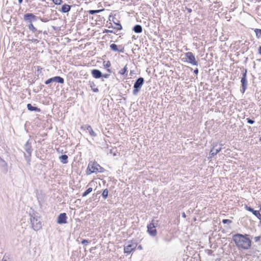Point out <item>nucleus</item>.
<instances>
[{"label": "nucleus", "mask_w": 261, "mask_h": 261, "mask_svg": "<svg viewBox=\"0 0 261 261\" xmlns=\"http://www.w3.org/2000/svg\"><path fill=\"white\" fill-rule=\"evenodd\" d=\"M247 234L236 233L232 236V240L239 249L248 250L251 246V240Z\"/></svg>", "instance_id": "f257e3e1"}, {"label": "nucleus", "mask_w": 261, "mask_h": 261, "mask_svg": "<svg viewBox=\"0 0 261 261\" xmlns=\"http://www.w3.org/2000/svg\"><path fill=\"white\" fill-rule=\"evenodd\" d=\"M30 221L32 224V227L35 231L39 230L41 227V222L40 221V217L38 216V214L35 213L30 214Z\"/></svg>", "instance_id": "f03ea898"}, {"label": "nucleus", "mask_w": 261, "mask_h": 261, "mask_svg": "<svg viewBox=\"0 0 261 261\" xmlns=\"http://www.w3.org/2000/svg\"><path fill=\"white\" fill-rule=\"evenodd\" d=\"M247 69L243 68L242 72V77L241 79V89L240 92L244 94L247 89L248 81L247 77Z\"/></svg>", "instance_id": "7ed1b4c3"}, {"label": "nucleus", "mask_w": 261, "mask_h": 261, "mask_svg": "<svg viewBox=\"0 0 261 261\" xmlns=\"http://www.w3.org/2000/svg\"><path fill=\"white\" fill-rule=\"evenodd\" d=\"M24 149L26 153L24 152V156L29 164H30L31 156L33 151L32 143L30 140H28L24 146Z\"/></svg>", "instance_id": "20e7f679"}, {"label": "nucleus", "mask_w": 261, "mask_h": 261, "mask_svg": "<svg viewBox=\"0 0 261 261\" xmlns=\"http://www.w3.org/2000/svg\"><path fill=\"white\" fill-rule=\"evenodd\" d=\"M144 83V79L142 77H139L136 80L133 87V94L134 95L138 94Z\"/></svg>", "instance_id": "39448f33"}, {"label": "nucleus", "mask_w": 261, "mask_h": 261, "mask_svg": "<svg viewBox=\"0 0 261 261\" xmlns=\"http://www.w3.org/2000/svg\"><path fill=\"white\" fill-rule=\"evenodd\" d=\"M98 167H99V164L96 161L89 162L86 169V174L90 175L92 173H97Z\"/></svg>", "instance_id": "423d86ee"}, {"label": "nucleus", "mask_w": 261, "mask_h": 261, "mask_svg": "<svg viewBox=\"0 0 261 261\" xmlns=\"http://www.w3.org/2000/svg\"><path fill=\"white\" fill-rule=\"evenodd\" d=\"M186 61L192 65L197 66L198 65V61H196L195 57L192 52H187L185 54Z\"/></svg>", "instance_id": "0eeeda50"}, {"label": "nucleus", "mask_w": 261, "mask_h": 261, "mask_svg": "<svg viewBox=\"0 0 261 261\" xmlns=\"http://www.w3.org/2000/svg\"><path fill=\"white\" fill-rule=\"evenodd\" d=\"M137 246V244L136 243H133L132 241L131 242H128L127 244H125L124 246V252L126 254H130L132 251L135 250L136 247Z\"/></svg>", "instance_id": "6e6552de"}, {"label": "nucleus", "mask_w": 261, "mask_h": 261, "mask_svg": "<svg viewBox=\"0 0 261 261\" xmlns=\"http://www.w3.org/2000/svg\"><path fill=\"white\" fill-rule=\"evenodd\" d=\"M38 19L39 17L31 13H26L23 16V19L27 23H32L33 21H36Z\"/></svg>", "instance_id": "1a4fd4ad"}, {"label": "nucleus", "mask_w": 261, "mask_h": 261, "mask_svg": "<svg viewBox=\"0 0 261 261\" xmlns=\"http://www.w3.org/2000/svg\"><path fill=\"white\" fill-rule=\"evenodd\" d=\"M53 82H57L60 84H63L64 83V79L60 76H56L49 78L48 80H46L44 83L46 85H48Z\"/></svg>", "instance_id": "9d476101"}, {"label": "nucleus", "mask_w": 261, "mask_h": 261, "mask_svg": "<svg viewBox=\"0 0 261 261\" xmlns=\"http://www.w3.org/2000/svg\"><path fill=\"white\" fill-rule=\"evenodd\" d=\"M155 227L156 226L153 222V221H152L150 224L147 225V232L150 236L155 237L156 235L157 231Z\"/></svg>", "instance_id": "9b49d317"}, {"label": "nucleus", "mask_w": 261, "mask_h": 261, "mask_svg": "<svg viewBox=\"0 0 261 261\" xmlns=\"http://www.w3.org/2000/svg\"><path fill=\"white\" fill-rule=\"evenodd\" d=\"M67 216L65 213L60 214L57 217V222L59 224H64L67 223Z\"/></svg>", "instance_id": "f8f14e48"}, {"label": "nucleus", "mask_w": 261, "mask_h": 261, "mask_svg": "<svg viewBox=\"0 0 261 261\" xmlns=\"http://www.w3.org/2000/svg\"><path fill=\"white\" fill-rule=\"evenodd\" d=\"M217 146V143H213V148L211 149L208 159L212 158L216 155L218 153H219L222 149V147H219L218 148H215Z\"/></svg>", "instance_id": "ddd939ff"}, {"label": "nucleus", "mask_w": 261, "mask_h": 261, "mask_svg": "<svg viewBox=\"0 0 261 261\" xmlns=\"http://www.w3.org/2000/svg\"><path fill=\"white\" fill-rule=\"evenodd\" d=\"M245 208L246 210L251 212L259 220H261V214H260L259 211L254 210L251 206H248L247 205H245Z\"/></svg>", "instance_id": "4468645a"}, {"label": "nucleus", "mask_w": 261, "mask_h": 261, "mask_svg": "<svg viewBox=\"0 0 261 261\" xmlns=\"http://www.w3.org/2000/svg\"><path fill=\"white\" fill-rule=\"evenodd\" d=\"M91 74L93 77L97 79L102 77V72L99 69H97L92 70Z\"/></svg>", "instance_id": "2eb2a0df"}, {"label": "nucleus", "mask_w": 261, "mask_h": 261, "mask_svg": "<svg viewBox=\"0 0 261 261\" xmlns=\"http://www.w3.org/2000/svg\"><path fill=\"white\" fill-rule=\"evenodd\" d=\"M29 29L33 33L35 34V36L38 37V34L42 32L41 31L38 30L33 24L32 23H29L28 24Z\"/></svg>", "instance_id": "dca6fc26"}, {"label": "nucleus", "mask_w": 261, "mask_h": 261, "mask_svg": "<svg viewBox=\"0 0 261 261\" xmlns=\"http://www.w3.org/2000/svg\"><path fill=\"white\" fill-rule=\"evenodd\" d=\"M82 128H85V129H87L91 136L93 137L97 136V134L93 131L92 127L90 125H85L84 126H82Z\"/></svg>", "instance_id": "f3484780"}, {"label": "nucleus", "mask_w": 261, "mask_h": 261, "mask_svg": "<svg viewBox=\"0 0 261 261\" xmlns=\"http://www.w3.org/2000/svg\"><path fill=\"white\" fill-rule=\"evenodd\" d=\"M27 107L28 110L31 112H32V111H34V112H41V110L40 108H39L37 107L33 106L31 103L27 104Z\"/></svg>", "instance_id": "a211bd4d"}, {"label": "nucleus", "mask_w": 261, "mask_h": 261, "mask_svg": "<svg viewBox=\"0 0 261 261\" xmlns=\"http://www.w3.org/2000/svg\"><path fill=\"white\" fill-rule=\"evenodd\" d=\"M71 9V6L64 4L61 7V11L63 13H66L70 11Z\"/></svg>", "instance_id": "6ab92c4d"}, {"label": "nucleus", "mask_w": 261, "mask_h": 261, "mask_svg": "<svg viewBox=\"0 0 261 261\" xmlns=\"http://www.w3.org/2000/svg\"><path fill=\"white\" fill-rule=\"evenodd\" d=\"M133 31L136 33H140L142 32V27L140 24H136L133 27Z\"/></svg>", "instance_id": "aec40b11"}, {"label": "nucleus", "mask_w": 261, "mask_h": 261, "mask_svg": "<svg viewBox=\"0 0 261 261\" xmlns=\"http://www.w3.org/2000/svg\"><path fill=\"white\" fill-rule=\"evenodd\" d=\"M59 159L63 164H67L68 163V156L66 154H62L60 156Z\"/></svg>", "instance_id": "412c9836"}, {"label": "nucleus", "mask_w": 261, "mask_h": 261, "mask_svg": "<svg viewBox=\"0 0 261 261\" xmlns=\"http://www.w3.org/2000/svg\"><path fill=\"white\" fill-rule=\"evenodd\" d=\"M89 85L91 88V90L94 92H98L99 91L98 89L96 87V85L94 82L89 81Z\"/></svg>", "instance_id": "4be33fe9"}, {"label": "nucleus", "mask_w": 261, "mask_h": 261, "mask_svg": "<svg viewBox=\"0 0 261 261\" xmlns=\"http://www.w3.org/2000/svg\"><path fill=\"white\" fill-rule=\"evenodd\" d=\"M120 74L126 76L127 75V67L126 65L122 69L119 70L118 72Z\"/></svg>", "instance_id": "5701e85b"}, {"label": "nucleus", "mask_w": 261, "mask_h": 261, "mask_svg": "<svg viewBox=\"0 0 261 261\" xmlns=\"http://www.w3.org/2000/svg\"><path fill=\"white\" fill-rule=\"evenodd\" d=\"M103 10V9L90 10L88 12V13L90 14L93 15V14H95L99 13H100V12H101Z\"/></svg>", "instance_id": "b1692460"}, {"label": "nucleus", "mask_w": 261, "mask_h": 261, "mask_svg": "<svg viewBox=\"0 0 261 261\" xmlns=\"http://www.w3.org/2000/svg\"><path fill=\"white\" fill-rule=\"evenodd\" d=\"M92 188L90 187L88 188L83 194L82 196L83 197H86L87 196L89 193H90L92 191Z\"/></svg>", "instance_id": "393cba45"}, {"label": "nucleus", "mask_w": 261, "mask_h": 261, "mask_svg": "<svg viewBox=\"0 0 261 261\" xmlns=\"http://www.w3.org/2000/svg\"><path fill=\"white\" fill-rule=\"evenodd\" d=\"M108 194L109 191L108 189H105L102 193V196L104 199H106L108 198Z\"/></svg>", "instance_id": "a878e982"}, {"label": "nucleus", "mask_w": 261, "mask_h": 261, "mask_svg": "<svg viewBox=\"0 0 261 261\" xmlns=\"http://www.w3.org/2000/svg\"><path fill=\"white\" fill-rule=\"evenodd\" d=\"M110 47L113 51H117L118 50V46L115 43L111 44Z\"/></svg>", "instance_id": "bb28decb"}, {"label": "nucleus", "mask_w": 261, "mask_h": 261, "mask_svg": "<svg viewBox=\"0 0 261 261\" xmlns=\"http://www.w3.org/2000/svg\"><path fill=\"white\" fill-rule=\"evenodd\" d=\"M254 32L255 33L256 37L257 38H259L261 37V29H255L254 30Z\"/></svg>", "instance_id": "cd10ccee"}, {"label": "nucleus", "mask_w": 261, "mask_h": 261, "mask_svg": "<svg viewBox=\"0 0 261 261\" xmlns=\"http://www.w3.org/2000/svg\"><path fill=\"white\" fill-rule=\"evenodd\" d=\"M113 21L114 23L117 26V27H114V29H116L119 31L122 29V27L119 22H116L114 20H113Z\"/></svg>", "instance_id": "c85d7f7f"}, {"label": "nucleus", "mask_w": 261, "mask_h": 261, "mask_svg": "<svg viewBox=\"0 0 261 261\" xmlns=\"http://www.w3.org/2000/svg\"><path fill=\"white\" fill-rule=\"evenodd\" d=\"M97 170H98V171H97V173H98V172L103 173L105 171V169L103 167L100 166L99 165V167H98V168H97Z\"/></svg>", "instance_id": "c756f323"}, {"label": "nucleus", "mask_w": 261, "mask_h": 261, "mask_svg": "<svg viewBox=\"0 0 261 261\" xmlns=\"http://www.w3.org/2000/svg\"><path fill=\"white\" fill-rule=\"evenodd\" d=\"M81 243L84 245H87L90 243V241L88 240L83 239Z\"/></svg>", "instance_id": "7c9ffc66"}, {"label": "nucleus", "mask_w": 261, "mask_h": 261, "mask_svg": "<svg viewBox=\"0 0 261 261\" xmlns=\"http://www.w3.org/2000/svg\"><path fill=\"white\" fill-rule=\"evenodd\" d=\"M222 222L223 224H230L232 223V221L229 219H223Z\"/></svg>", "instance_id": "2f4dec72"}, {"label": "nucleus", "mask_w": 261, "mask_h": 261, "mask_svg": "<svg viewBox=\"0 0 261 261\" xmlns=\"http://www.w3.org/2000/svg\"><path fill=\"white\" fill-rule=\"evenodd\" d=\"M246 120L247 123L250 124H252L255 122V121L253 119H251L249 118H247Z\"/></svg>", "instance_id": "473e14b6"}, {"label": "nucleus", "mask_w": 261, "mask_h": 261, "mask_svg": "<svg viewBox=\"0 0 261 261\" xmlns=\"http://www.w3.org/2000/svg\"><path fill=\"white\" fill-rule=\"evenodd\" d=\"M53 2L55 5H61V3L62 2V0H53Z\"/></svg>", "instance_id": "72a5a7b5"}, {"label": "nucleus", "mask_w": 261, "mask_h": 261, "mask_svg": "<svg viewBox=\"0 0 261 261\" xmlns=\"http://www.w3.org/2000/svg\"><path fill=\"white\" fill-rule=\"evenodd\" d=\"M104 66L106 68H109L111 66V62L109 61H108L106 63L105 62H103Z\"/></svg>", "instance_id": "f704fd0d"}, {"label": "nucleus", "mask_w": 261, "mask_h": 261, "mask_svg": "<svg viewBox=\"0 0 261 261\" xmlns=\"http://www.w3.org/2000/svg\"><path fill=\"white\" fill-rule=\"evenodd\" d=\"M117 51L119 52V53H123L124 51V47H123L122 46H119L118 47V50Z\"/></svg>", "instance_id": "c9c22d12"}, {"label": "nucleus", "mask_w": 261, "mask_h": 261, "mask_svg": "<svg viewBox=\"0 0 261 261\" xmlns=\"http://www.w3.org/2000/svg\"><path fill=\"white\" fill-rule=\"evenodd\" d=\"M39 19L43 22H46L49 21V20L47 18H41V17H39Z\"/></svg>", "instance_id": "e433bc0d"}, {"label": "nucleus", "mask_w": 261, "mask_h": 261, "mask_svg": "<svg viewBox=\"0 0 261 261\" xmlns=\"http://www.w3.org/2000/svg\"><path fill=\"white\" fill-rule=\"evenodd\" d=\"M103 33H114V34H115V33L113 31V30H105L103 31Z\"/></svg>", "instance_id": "4c0bfd02"}, {"label": "nucleus", "mask_w": 261, "mask_h": 261, "mask_svg": "<svg viewBox=\"0 0 261 261\" xmlns=\"http://www.w3.org/2000/svg\"><path fill=\"white\" fill-rule=\"evenodd\" d=\"M261 239V236H257L254 238V240L255 242H257L260 241Z\"/></svg>", "instance_id": "58836bf2"}, {"label": "nucleus", "mask_w": 261, "mask_h": 261, "mask_svg": "<svg viewBox=\"0 0 261 261\" xmlns=\"http://www.w3.org/2000/svg\"><path fill=\"white\" fill-rule=\"evenodd\" d=\"M31 41L33 42V43H37L39 42V40L37 39H32L31 40Z\"/></svg>", "instance_id": "ea45409f"}, {"label": "nucleus", "mask_w": 261, "mask_h": 261, "mask_svg": "<svg viewBox=\"0 0 261 261\" xmlns=\"http://www.w3.org/2000/svg\"><path fill=\"white\" fill-rule=\"evenodd\" d=\"M110 76L109 74H102V77H104L105 79H108Z\"/></svg>", "instance_id": "a19ab883"}, {"label": "nucleus", "mask_w": 261, "mask_h": 261, "mask_svg": "<svg viewBox=\"0 0 261 261\" xmlns=\"http://www.w3.org/2000/svg\"><path fill=\"white\" fill-rule=\"evenodd\" d=\"M199 72V70L198 68H196L194 70V73L195 74H198Z\"/></svg>", "instance_id": "79ce46f5"}, {"label": "nucleus", "mask_w": 261, "mask_h": 261, "mask_svg": "<svg viewBox=\"0 0 261 261\" xmlns=\"http://www.w3.org/2000/svg\"><path fill=\"white\" fill-rule=\"evenodd\" d=\"M110 153L113 154L114 156L116 155V154L115 153L113 152V149H111L110 150Z\"/></svg>", "instance_id": "37998d69"}, {"label": "nucleus", "mask_w": 261, "mask_h": 261, "mask_svg": "<svg viewBox=\"0 0 261 261\" xmlns=\"http://www.w3.org/2000/svg\"><path fill=\"white\" fill-rule=\"evenodd\" d=\"M186 10L188 11V13H190L192 12V10L191 8H186Z\"/></svg>", "instance_id": "c03bdc74"}, {"label": "nucleus", "mask_w": 261, "mask_h": 261, "mask_svg": "<svg viewBox=\"0 0 261 261\" xmlns=\"http://www.w3.org/2000/svg\"><path fill=\"white\" fill-rule=\"evenodd\" d=\"M258 54L261 55V46H260L258 48Z\"/></svg>", "instance_id": "a18cd8bd"}, {"label": "nucleus", "mask_w": 261, "mask_h": 261, "mask_svg": "<svg viewBox=\"0 0 261 261\" xmlns=\"http://www.w3.org/2000/svg\"><path fill=\"white\" fill-rule=\"evenodd\" d=\"M213 252V251L212 250H208V255H211Z\"/></svg>", "instance_id": "49530a36"}, {"label": "nucleus", "mask_w": 261, "mask_h": 261, "mask_svg": "<svg viewBox=\"0 0 261 261\" xmlns=\"http://www.w3.org/2000/svg\"><path fill=\"white\" fill-rule=\"evenodd\" d=\"M181 215H182V217L183 218H186V215L185 214V213L183 212L182 214H181Z\"/></svg>", "instance_id": "de8ad7c7"}, {"label": "nucleus", "mask_w": 261, "mask_h": 261, "mask_svg": "<svg viewBox=\"0 0 261 261\" xmlns=\"http://www.w3.org/2000/svg\"><path fill=\"white\" fill-rule=\"evenodd\" d=\"M23 0H18V2L19 4H21Z\"/></svg>", "instance_id": "09e8293b"}, {"label": "nucleus", "mask_w": 261, "mask_h": 261, "mask_svg": "<svg viewBox=\"0 0 261 261\" xmlns=\"http://www.w3.org/2000/svg\"><path fill=\"white\" fill-rule=\"evenodd\" d=\"M138 249H139V250H142L143 249L141 245H139L138 247Z\"/></svg>", "instance_id": "8fccbe9b"}, {"label": "nucleus", "mask_w": 261, "mask_h": 261, "mask_svg": "<svg viewBox=\"0 0 261 261\" xmlns=\"http://www.w3.org/2000/svg\"><path fill=\"white\" fill-rule=\"evenodd\" d=\"M2 261H7L6 258L5 257V256H4L2 259Z\"/></svg>", "instance_id": "3c124183"}, {"label": "nucleus", "mask_w": 261, "mask_h": 261, "mask_svg": "<svg viewBox=\"0 0 261 261\" xmlns=\"http://www.w3.org/2000/svg\"><path fill=\"white\" fill-rule=\"evenodd\" d=\"M107 71H108L109 72H110V73H111V72H112V71H111V70L110 69H109V68H108V69H107Z\"/></svg>", "instance_id": "603ef678"}, {"label": "nucleus", "mask_w": 261, "mask_h": 261, "mask_svg": "<svg viewBox=\"0 0 261 261\" xmlns=\"http://www.w3.org/2000/svg\"><path fill=\"white\" fill-rule=\"evenodd\" d=\"M108 28H114V27H113L112 26V23H111V25H110V26H109V27H108Z\"/></svg>", "instance_id": "864d4df0"}, {"label": "nucleus", "mask_w": 261, "mask_h": 261, "mask_svg": "<svg viewBox=\"0 0 261 261\" xmlns=\"http://www.w3.org/2000/svg\"><path fill=\"white\" fill-rule=\"evenodd\" d=\"M259 211L261 212V204L259 205Z\"/></svg>", "instance_id": "5fc2aeb1"}, {"label": "nucleus", "mask_w": 261, "mask_h": 261, "mask_svg": "<svg viewBox=\"0 0 261 261\" xmlns=\"http://www.w3.org/2000/svg\"><path fill=\"white\" fill-rule=\"evenodd\" d=\"M259 141L260 142L261 141V137L259 138Z\"/></svg>", "instance_id": "6e6d98bb"}, {"label": "nucleus", "mask_w": 261, "mask_h": 261, "mask_svg": "<svg viewBox=\"0 0 261 261\" xmlns=\"http://www.w3.org/2000/svg\"><path fill=\"white\" fill-rule=\"evenodd\" d=\"M38 202H39V204H40V200L39 199H38Z\"/></svg>", "instance_id": "4d7b16f0"}]
</instances>
